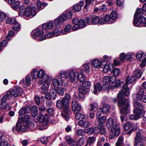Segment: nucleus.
Returning <instances> with one entry per match:
<instances>
[{
	"label": "nucleus",
	"mask_w": 146,
	"mask_h": 146,
	"mask_svg": "<svg viewBox=\"0 0 146 146\" xmlns=\"http://www.w3.org/2000/svg\"><path fill=\"white\" fill-rule=\"evenodd\" d=\"M110 72L113 73L114 76H115L119 75L121 72L119 69L116 68H113V67L112 70H110Z\"/></svg>",
	"instance_id": "f704fd0d"
},
{
	"label": "nucleus",
	"mask_w": 146,
	"mask_h": 146,
	"mask_svg": "<svg viewBox=\"0 0 146 146\" xmlns=\"http://www.w3.org/2000/svg\"><path fill=\"white\" fill-rule=\"evenodd\" d=\"M12 28L13 30L15 31H19L20 30V26L19 23L16 22L13 24Z\"/></svg>",
	"instance_id": "49530a36"
},
{
	"label": "nucleus",
	"mask_w": 146,
	"mask_h": 146,
	"mask_svg": "<svg viewBox=\"0 0 146 146\" xmlns=\"http://www.w3.org/2000/svg\"><path fill=\"white\" fill-rule=\"evenodd\" d=\"M68 74V76L71 82H73L77 79V76L78 74V72L74 71H69Z\"/></svg>",
	"instance_id": "dca6fc26"
},
{
	"label": "nucleus",
	"mask_w": 146,
	"mask_h": 146,
	"mask_svg": "<svg viewBox=\"0 0 146 146\" xmlns=\"http://www.w3.org/2000/svg\"><path fill=\"white\" fill-rule=\"evenodd\" d=\"M113 120L111 118H109L106 122V126L108 128L112 127L113 125Z\"/></svg>",
	"instance_id": "a18cd8bd"
},
{
	"label": "nucleus",
	"mask_w": 146,
	"mask_h": 146,
	"mask_svg": "<svg viewBox=\"0 0 146 146\" xmlns=\"http://www.w3.org/2000/svg\"><path fill=\"white\" fill-rule=\"evenodd\" d=\"M123 84V85L122 87V90L120 92L117 96L118 100V104L121 106H123L125 107L122 108L121 109V113L123 114H126L127 113L128 100L125 98V96H127V93L128 92V80L127 79L126 80L125 84L124 82H120L119 79H118L116 81L115 83V86L119 87L121 86V84Z\"/></svg>",
	"instance_id": "f257e3e1"
},
{
	"label": "nucleus",
	"mask_w": 146,
	"mask_h": 146,
	"mask_svg": "<svg viewBox=\"0 0 146 146\" xmlns=\"http://www.w3.org/2000/svg\"><path fill=\"white\" fill-rule=\"evenodd\" d=\"M20 5L19 1H15L11 6V7L14 10H16L19 7Z\"/></svg>",
	"instance_id": "5fc2aeb1"
},
{
	"label": "nucleus",
	"mask_w": 146,
	"mask_h": 146,
	"mask_svg": "<svg viewBox=\"0 0 146 146\" xmlns=\"http://www.w3.org/2000/svg\"><path fill=\"white\" fill-rule=\"evenodd\" d=\"M103 84L102 87L99 83H97L96 85H94V88L93 90V92L96 94L97 92V89L99 92L101 91H105L108 89L110 86V76H105L103 79Z\"/></svg>",
	"instance_id": "7ed1b4c3"
},
{
	"label": "nucleus",
	"mask_w": 146,
	"mask_h": 146,
	"mask_svg": "<svg viewBox=\"0 0 146 146\" xmlns=\"http://www.w3.org/2000/svg\"><path fill=\"white\" fill-rule=\"evenodd\" d=\"M31 111V107L29 106L23 107L19 110V115L20 116H22L25 113H28L30 112Z\"/></svg>",
	"instance_id": "aec40b11"
},
{
	"label": "nucleus",
	"mask_w": 146,
	"mask_h": 146,
	"mask_svg": "<svg viewBox=\"0 0 146 146\" xmlns=\"http://www.w3.org/2000/svg\"><path fill=\"white\" fill-rule=\"evenodd\" d=\"M104 64L102 63V66L101 67L103 68V71L104 72H107L109 70L110 71V70H112V68L113 67V66L112 64H109L107 65L106 64V62Z\"/></svg>",
	"instance_id": "5701e85b"
},
{
	"label": "nucleus",
	"mask_w": 146,
	"mask_h": 146,
	"mask_svg": "<svg viewBox=\"0 0 146 146\" xmlns=\"http://www.w3.org/2000/svg\"><path fill=\"white\" fill-rule=\"evenodd\" d=\"M48 80H50L49 79L46 81H39L38 82V84L39 85L43 84L41 88L43 90H44L43 93L46 92L48 90L50 84Z\"/></svg>",
	"instance_id": "9b49d317"
},
{
	"label": "nucleus",
	"mask_w": 146,
	"mask_h": 146,
	"mask_svg": "<svg viewBox=\"0 0 146 146\" xmlns=\"http://www.w3.org/2000/svg\"><path fill=\"white\" fill-rule=\"evenodd\" d=\"M89 123L87 121H80L78 123V125L82 127L87 128L89 125Z\"/></svg>",
	"instance_id": "7c9ffc66"
},
{
	"label": "nucleus",
	"mask_w": 146,
	"mask_h": 146,
	"mask_svg": "<svg viewBox=\"0 0 146 146\" xmlns=\"http://www.w3.org/2000/svg\"><path fill=\"white\" fill-rule=\"evenodd\" d=\"M7 44V42L6 40H3L0 42V51L2 49V47H5Z\"/></svg>",
	"instance_id": "e2e57ef3"
},
{
	"label": "nucleus",
	"mask_w": 146,
	"mask_h": 146,
	"mask_svg": "<svg viewBox=\"0 0 146 146\" xmlns=\"http://www.w3.org/2000/svg\"><path fill=\"white\" fill-rule=\"evenodd\" d=\"M57 92L60 95L62 96L64 94V91L63 89L61 87H59L57 90Z\"/></svg>",
	"instance_id": "338daca9"
},
{
	"label": "nucleus",
	"mask_w": 146,
	"mask_h": 146,
	"mask_svg": "<svg viewBox=\"0 0 146 146\" xmlns=\"http://www.w3.org/2000/svg\"><path fill=\"white\" fill-rule=\"evenodd\" d=\"M11 98L10 96L7 94L3 96L1 100V109H7L9 107V105L7 104H5L7 99H10Z\"/></svg>",
	"instance_id": "1a4fd4ad"
},
{
	"label": "nucleus",
	"mask_w": 146,
	"mask_h": 146,
	"mask_svg": "<svg viewBox=\"0 0 146 146\" xmlns=\"http://www.w3.org/2000/svg\"><path fill=\"white\" fill-rule=\"evenodd\" d=\"M96 140V137L93 136L89 137L87 140L88 144H89V145H91L95 143Z\"/></svg>",
	"instance_id": "a19ab883"
},
{
	"label": "nucleus",
	"mask_w": 146,
	"mask_h": 146,
	"mask_svg": "<svg viewBox=\"0 0 146 146\" xmlns=\"http://www.w3.org/2000/svg\"><path fill=\"white\" fill-rule=\"evenodd\" d=\"M43 32L42 31L38 28L36 29L33 30L32 31V33H33L35 36L32 35V36L33 38L35 39V36L39 37V40L42 41L44 40L46 38L45 35H43Z\"/></svg>",
	"instance_id": "39448f33"
},
{
	"label": "nucleus",
	"mask_w": 146,
	"mask_h": 146,
	"mask_svg": "<svg viewBox=\"0 0 146 146\" xmlns=\"http://www.w3.org/2000/svg\"><path fill=\"white\" fill-rule=\"evenodd\" d=\"M66 21V18L64 17H63L62 15L59 16L54 21V24L57 28L60 27V23L64 21Z\"/></svg>",
	"instance_id": "a211bd4d"
},
{
	"label": "nucleus",
	"mask_w": 146,
	"mask_h": 146,
	"mask_svg": "<svg viewBox=\"0 0 146 146\" xmlns=\"http://www.w3.org/2000/svg\"><path fill=\"white\" fill-rule=\"evenodd\" d=\"M140 20L141 22V24L142 25V27L146 26V18L143 17H140Z\"/></svg>",
	"instance_id": "052dcab7"
},
{
	"label": "nucleus",
	"mask_w": 146,
	"mask_h": 146,
	"mask_svg": "<svg viewBox=\"0 0 146 146\" xmlns=\"http://www.w3.org/2000/svg\"><path fill=\"white\" fill-rule=\"evenodd\" d=\"M140 20V17H135L134 21V25L137 27H142V25Z\"/></svg>",
	"instance_id": "79ce46f5"
},
{
	"label": "nucleus",
	"mask_w": 146,
	"mask_h": 146,
	"mask_svg": "<svg viewBox=\"0 0 146 146\" xmlns=\"http://www.w3.org/2000/svg\"><path fill=\"white\" fill-rule=\"evenodd\" d=\"M92 23L96 25L98 23L99 21V17L95 15H92Z\"/></svg>",
	"instance_id": "37998d69"
},
{
	"label": "nucleus",
	"mask_w": 146,
	"mask_h": 146,
	"mask_svg": "<svg viewBox=\"0 0 146 146\" xmlns=\"http://www.w3.org/2000/svg\"><path fill=\"white\" fill-rule=\"evenodd\" d=\"M123 137L122 136L119 137L115 144L116 145H122L123 144Z\"/></svg>",
	"instance_id": "69168bd1"
},
{
	"label": "nucleus",
	"mask_w": 146,
	"mask_h": 146,
	"mask_svg": "<svg viewBox=\"0 0 146 146\" xmlns=\"http://www.w3.org/2000/svg\"><path fill=\"white\" fill-rule=\"evenodd\" d=\"M110 17L111 20H114L117 17V13L115 11H113L110 15Z\"/></svg>",
	"instance_id": "3c124183"
},
{
	"label": "nucleus",
	"mask_w": 146,
	"mask_h": 146,
	"mask_svg": "<svg viewBox=\"0 0 146 146\" xmlns=\"http://www.w3.org/2000/svg\"><path fill=\"white\" fill-rule=\"evenodd\" d=\"M144 90L141 88L136 95L135 100H140L144 102H146V95L143 94Z\"/></svg>",
	"instance_id": "0eeeda50"
},
{
	"label": "nucleus",
	"mask_w": 146,
	"mask_h": 146,
	"mask_svg": "<svg viewBox=\"0 0 146 146\" xmlns=\"http://www.w3.org/2000/svg\"><path fill=\"white\" fill-rule=\"evenodd\" d=\"M53 27V24L52 22L50 21L47 22L46 24L42 25V28L43 30H47V29H52Z\"/></svg>",
	"instance_id": "393cba45"
},
{
	"label": "nucleus",
	"mask_w": 146,
	"mask_h": 146,
	"mask_svg": "<svg viewBox=\"0 0 146 146\" xmlns=\"http://www.w3.org/2000/svg\"><path fill=\"white\" fill-rule=\"evenodd\" d=\"M106 119V117L105 116H103L102 117H100L96 118V121H97L99 123L98 124V129H101L102 127H103V123H104ZM96 121L95 124L97 125L96 123Z\"/></svg>",
	"instance_id": "2eb2a0df"
},
{
	"label": "nucleus",
	"mask_w": 146,
	"mask_h": 146,
	"mask_svg": "<svg viewBox=\"0 0 146 146\" xmlns=\"http://www.w3.org/2000/svg\"><path fill=\"white\" fill-rule=\"evenodd\" d=\"M111 131L112 133H115L116 136H118L120 132V129L119 126L116 124H114L111 127Z\"/></svg>",
	"instance_id": "412c9836"
},
{
	"label": "nucleus",
	"mask_w": 146,
	"mask_h": 146,
	"mask_svg": "<svg viewBox=\"0 0 146 146\" xmlns=\"http://www.w3.org/2000/svg\"><path fill=\"white\" fill-rule=\"evenodd\" d=\"M77 79L81 82H83L85 80L86 77L84 74L81 73H78V74L77 76Z\"/></svg>",
	"instance_id": "58836bf2"
},
{
	"label": "nucleus",
	"mask_w": 146,
	"mask_h": 146,
	"mask_svg": "<svg viewBox=\"0 0 146 146\" xmlns=\"http://www.w3.org/2000/svg\"><path fill=\"white\" fill-rule=\"evenodd\" d=\"M71 25L70 24H68L65 26L64 29L61 31V33L63 35L67 34L71 32Z\"/></svg>",
	"instance_id": "a878e982"
},
{
	"label": "nucleus",
	"mask_w": 146,
	"mask_h": 146,
	"mask_svg": "<svg viewBox=\"0 0 146 146\" xmlns=\"http://www.w3.org/2000/svg\"><path fill=\"white\" fill-rule=\"evenodd\" d=\"M82 85L86 88L87 89V90L89 89L91 86V82L89 81H86L83 83Z\"/></svg>",
	"instance_id": "864d4df0"
},
{
	"label": "nucleus",
	"mask_w": 146,
	"mask_h": 146,
	"mask_svg": "<svg viewBox=\"0 0 146 146\" xmlns=\"http://www.w3.org/2000/svg\"><path fill=\"white\" fill-rule=\"evenodd\" d=\"M44 97L42 96L41 98L38 96H36L35 97V100L36 103L37 105H38L41 101V99H43L44 98Z\"/></svg>",
	"instance_id": "bf43d9fd"
},
{
	"label": "nucleus",
	"mask_w": 146,
	"mask_h": 146,
	"mask_svg": "<svg viewBox=\"0 0 146 146\" xmlns=\"http://www.w3.org/2000/svg\"><path fill=\"white\" fill-rule=\"evenodd\" d=\"M40 141L44 144H46L48 142L47 138L45 137H42L40 139Z\"/></svg>",
	"instance_id": "774afa93"
},
{
	"label": "nucleus",
	"mask_w": 146,
	"mask_h": 146,
	"mask_svg": "<svg viewBox=\"0 0 146 146\" xmlns=\"http://www.w3.org/2000/svg\"><path fill=\"white\" fill-rule=\"evenodd\" d=\"M7 15L4 12L0 11V22L3 21Z\"/></svg>",
	"instance_id": "13d9d810"
},
{
	"label": "nucleus",
	"mask_w": 146,
	"mask_h": 146,
	"mask_svg": "<svg viewBox=\"0 0 146 146\" xmlns=\"http://www.w3.org/2000/svg\"><path fill=\"white\" fill-rule=\"evenodd\" d=\"M39 110V114L42 116H43L44 115L43 113L46 110V108L45 106L43 105H40L38 108Z\"/></svg>",
	"instance_id": "8fccbe9b"
},
{
	"label": "nucleus",
	"mask_w": 146,
	"mask_h": 146,
	"mask_svg": "<svg viewBox=\"0 0 146 146\" xmlns=\"http://www.w3.org/2000/svg\"><path fill=\"white\" fill-rule=\"evenodd\" d=\"M136 58L142 62V64L140 66H143L146 63V56L144 54L143 52L141 51L138 52L136 55Z\"/></svg>",
	"instance_id": "6e6552de"
},
{
	"label": "nucleus",
	"mask_w": 146,
	"mask_h": 146,
	"mask_svg": "<svg viewBox=\"0 0 146 146\" xmlns=\"http://www.w3.org/2000/svg\"><path fill=\"white\" fill-rule=\"evenodd\" d=\"M31 110V116L34 117H35L38 114V111L37 107L35 106H33Z\"/></svg>",
	"instance_id": "bb28decb"
},
{
	"label": "nucleus",
	"mask_w": 146,
	"mask_h": 146,
	"mask_svg": "<svg viewBox=\"0 0 146 146\" xmlns=\"http://www.w3.org/2000/svg\"><path fill=\"white\" fill-rule=\"evenodd\" d=\"M7 94L10 96L11 98L12 96L14 97H17L19 96V94L18 93L15 88L13 89L10 91L7 92Z\"/></svg>",
	"instance_id": "c85d7f7f"
},
{
	"label": "nucleus",
	"mask_w": 146,
	"mask_h": 146,
	"mask_svg": "<svg viewBox=\"0 0 146 146\" xmlns=\"http://www.w3.org/2000/svg\"><path fill=\"white\" fill-rule=\"evenodd\" d=\"M62 99L69 105V101L71 99V96L69 94H66L65 95L64 97Z\"/></svg>",
	"instance_id": "de8ad7c7"
},
{
	"label": "nucleus",
	"mask_w": 146,
	"mask_h": 146,
	"mask_svg": "<svg viewBox=\"0 0 146 146\" xmlns=\"http://www.w3.org/2000/svg\"><path fill=\"white\" fill-rule=\"evenodd\" d=\"M61 15L62 16L66 18V20L67 18L71 19L72 16V13L69 10H67L64 12Z\"/></svg>",
	"instance_id": "c756f323"
},
{
	"label": "nucleus",
	"mask_w": 146,
	"mask_h": 146,
	"mask_svg": "<svg viewBox=\"0 0 146 146\" xmlns=\"http://www.w3.org/2000/svg\"><path fill=\"white\" fill-rule=\"evenodd\" d=\"M78 24L80 26H82V29L85 27L86 22L84 20L82 19L79 21Z\"/></svg>",
	"instance_id": "680f3d73"
},
{
	"label": "nucleus",
	"mask_w": 146,
	"mask_h": 146,
	"mask_svg": "<svg viewBox=\"0 0 146 146\" xmlns=\"http://www.w3.org/2000/svg\"><path fill=\"white\" fill-rule=\"evenodd\" d=\"M90 63L84 64L83 65L84 70L86 72H88L90 71Z\"/></svg>",
	"instance_id": "4d7b16f0"
},
{
	"label": "nucleus",
	"mask_w": 146,
	"mask_h": 146,
	"mask_svg": "<svg viewBox=\"0 0 146 146\" xmlns=\"http://www.w3.org/2000/svg\"><path fill=\"white\" fill-rule=\"evenodd\" d=\"M72 110L73 111L78 112L81 110V106L78 104V101L76 100L72 101Z\"/></svg>",
	"instance_id": "f8f14e48"
},
{
	"label": "nucleus",
	"mask_w": 146,
	"mask_h": 146,
	"mask_svg": "<svg viewBox=\"0 0 146 146\" xmlns=\"http://www.w3.org/2000/svg\"><path fill=\"white\" fill-rule=\"evenodd\" d=\"M105 60H103L101 62L100 61L96 59L94 60L92 62V64L93 66L95 68H98L101 67L102 64L105 62Z\"/></svg>",
	"instance_id": "b1692460"
},
{
	"label": "nucleus",
	"mask_w": 146,
	"mask_h": 146,
	"mask_svg": "<svg viewBox=\"0 0 146 146\" xmlns=\"http://www.w3.org/2000/svg\"><path fill=\"white\" fill-rule=\"evenodd\" d=\"M38 77L41 78L42 81H46L49 79L50 80H51L47 74H44V71L43 70H40L39 71L38 70Z\"/></svg>",
	"instance_id": "ddd939ff"
},
{
	"label": "nucleus",
	"mask_w": 146,
	"mask_h": 146,
	"mask_svg": "<svg viewBox=\"0 0 146 146\" xmlns=\"http://www.w3.org/2000/svg\"><path fill=\"white\" fill-rule=\"evenodd\" d=\"M68 71H61L59 73L60 76L61 78H67L68 77Z\"/></svg>",
	"instance_id": "09e8293b"
},
{
	"label": "nucleus",
	"mask_w": 146,
	"mask_h": 146,
	"mask_svg": "<svg viewBox=\"0 0 146 146\" xmlns=\"http://www.w3.org/2000/svg\"><path fill=\"white\" fill-rule=\"evenodd\" d=\"M134 73L136 77L139 78H140L141 76L142 72L141 71L140 69H138L135 71Z\"/></svg>",
	"instance_id": "6e6d98bb"
},
{
	"label": "nucleus",
	"mask_w": 146,
	"mask_h": 146,
	"mask_svg": "<svg viewBox=\"0 0 146 146\" xmlns=\"http://www.w3.org/2000/svg\"><path fill=\"white\" fill-rule=\"evenodd\" d=\"M63 108L64 112L61 113V115L66 121H68L69 119V116L68 113L69 110V105L65 106Z\"/></svg>",
	"instance_id": "4468645a"
},
{
	"label": "nucleus",
	"mask_w": 146,
	"mask_h": 146,
	"mask_svg": "<svg viewBox=\"0 0 146 146\" xmlns=\"http://www.w3.org/2000/svg\"><path fill=\"white\" fill-rule=\"evenodd\" d=\"M66 140L67 143L69 145L71 146L73 144L75 143L76 142L72 139L70 138V137L67 136L66 137Z\"/></svg>",
	"instance_id": "c03bdc74"
},
{
	"label": "nucleus",
	"mask_w": 146,
	"mask_h": 146,
	"mask_svg": "<svg viewBox=\"0 0 146 146\" xmlns=\"http://www.w3.org/2000/svg\"><path fill=\"white\" fill-rule=\"evenodd\" d=\"M110 108L109 105L105 104L104 105L102 109V111L104 113H106L108 112Z\"/></svg>",
	"instance_id": "e433bc0d"
},
{
	"label": "nucleus",
	"mask_w": 146,
	"mask_h": 146,
	"mask_svg": "<svg viewBox=\"0 0 146 146\" xmlns=\"http://www.w3.org/2000/svg\"><path fill=\"white\" fill-rule=\"evenodd\" d=\"M67 105H68L62 99V100H58L56 103V106L57 107L60 109L63 108L64 106H66Z\"/></svg>",
	"instance_id": "4be33fe9"
},
{
	"label": "nucleus",
	"mask_w": 146,
	"mask_h": 146,
	"mask_svg": "<svg viewBox=\"0 0 146 146\" xmlns=\"http://www.w3.org/2000/svg\"><path fill=\"white\" fill-rule=\"evenodd\" d=\"M133 106L135 108L133 111H135V112L142 115L145 114V111L143 109V106L141 103L138 102H134Z\"/></svg>",
	"instance_id": "423d86ee"
},
{
	"label": "nucleus",
	"mask_w": 146,
	"mask_h": 146,
	"mask_svg": "<svg viewBox=\"0 0 146 146\" xmlns=\"http://www.w3.org/2000/svg\"><path fill=\"white\" fill-rule=\"evenodd\" d=\"M63 81L62 79L60 78H58L57 79L54 78L52 80V86L53 88H56V86H62L63 84Z\"/></svg>",
	"instance_id": "f3484780"
},
{
	"label": "nucleus",
	"mask_w": 146,
	"mask_h": 146,
	"mask_svg": "<svg viewBox=\"0 0 146 146\" xmlns=\"http://www.w3.org/2000/svg\"><path fill=\"white\" fill-rule=\"evenodd\" d=\"M88 90L83 86L80 87L78 88L79 93L82 94H86L88 92Z\"/></svg>",
	"instance_id": "4c0bfd02"
},
{
	"label": "nucleus",
	"mask_w": 146,
	"mask_h": 146,
	"mask_svg": "<svg viewBox=\"0 0 146 146\" xmlns=\"http://www.w3.org/2000/svg\"><path fill=\"white\" fill-rule=\"evenodd\" d=\"M91 109L90 110L91 111L96 110L98 108V104L97 103H94L91 105Z\"/></svg>",
	"instance_id": "0e129e2a"
},
{
	"label": "nucleus",
	"mask_w": 146,
	"mask_h": 146,
	"mask_svg": "<svg viewBox=\"0 0 146 146\" xmlns=\"http://www.w3.org/2000/svg\"><path fill=\"white\" fill-rule=\"evenodd\" d=\"M30 78L29 76H27L25 78V80H22L20 82V84L22 85L24 87L27 88V86L31 84Z\"/></svg>",
	"instance_id": "6ab92c4d"
},
{
	"label": "nucleus",
	"mask_w": 146,
	"mask_h": 146,
	"mask_svg": "<svg viewBox=\"0 0 146 146\" xmlns=\"http://www.w3.org/2000/svg\"><path fill=\"white\" fill-rule=\"evenodd\" d=\"M23 118H22L19 119V122L16 123L15 129L17 131H21L24 132L26 131L29 127V126L27 125V123L24 122Z\"/></svg>",
	"instance_id": "20e7f679"
},
{
	"label": "nucleus",
	"mask_w": 146,
	"mask_h": 146,
	"mask_svg": "<svg viewBox=\"0 0 146 146\" xmlns=\"http://www.w3.org/2000/svg\"><path fill=\"white\" fill-rule=\"evenodd\" d=\"M142 11V10L140 9H137L135 14V17H142V16L143 15Z\"/></svg>",
	"instance_id": "ea45409f"
},
{
	"label": "nucleus",
	"mask_w": 146,
	"mask_h": 146,
	"mask_svg": "<svg viewBox=\"0 0 146 146\" xmlns=\"http://www.w3.org/2000/svg\"><path fill=\"white\" fill-rule=\"evenodd\" d=\"M143 144L140 133H137L135 138V146H143Z\"/></svg>",
	"instance_id": "9d476101"
},
{
	"label": "nucleus",
	"mask_w": 146,
	"mask_h": 146,
	"mask_svg": "<svg viewBox=\"0 0 146 146\" xmlns=\"http://www.w3.org/2000/svg\"><path fill=\"white\" fill-rule=\"evenodd\" d=\"M75 118L77 120L82 121L83 119L84 118V116L81 113H78L76 114Z\"/></svg>",
	"instance_id": "603ef678"
},
{
	"label": "nucleus",
	"mask_w": 146,
	"mask_h": 146,
	"mask_svg": "<svg viewBox=\"0 0 146 146\" xmlns=\"http://www.w3.org/2000/svg\"><path fill=\"white\" fill-rule=\"evenodd\" d=\"M134 115H131L129 116V118L131 120H137L139 119L141 115L135 112V111H133Z\"/></svg>",
	"instance_id": "2f4dec72"
},
{
	"label": "nucleus",
	"mask_w": 146,
	"mask_h": 146,
	"mask_svg": "<svg viewBox=\"0 0 146 146\" xmlns=\"http://www.w3.org/2000/svg\"><path fill=\"white\" fill-rule=\"evenodd\" d=\"M38 70L36 69H33L31 73V78L33 79H36L38 78Z\"/></svg>",
	"instance_id": "473e14b6"
},
{
	"label": "nucleus",
	"mask_w": 146,
	"mask_h": 146,
	"mask_svg": "<svg viewBox=\"0 0 146 146\" xmlns=\"http://www.w3.org/2000/svg\"><path fill=\"white\" fill-rule=\"evenodd\" d=\"M49 116L47 114H45L42 121V124L44 126L46 125L48 123Z\"/></svg>",
	"instance_id": "c9c22d12"
},
{
	"label": "nucleus",
	"mask_w": 146,
	"mask_h": 146,
	"mask_svg": "<svg viewBox=\"0 0 146 146\" xmlns=\"http://www.w3.org/2000/svg\"><path fill=\"white\" fill-rule=\"evenodd\" d=\"M57 91L55 88H53L52 86H51V88L50 90V93L52 99L54 100L56 99V96Z\"/></svg>",
	"instance_id": "cd10ccee"
},
{
	"label": "nucleus",
	"mask_w": 146,
	"mask_h": 146,
	"mask_svg": "<svg viewBox=\"0 0 146 146\" xmlns=\"http://www.w3.org/2000/svg\"><path fill=\"white\" fill-rule=\"evenodd\" d=\"M19 14L21 16L32 17L35 15L36 11L35 7H31L28 5L26 8L24 5H21L19 8Z\"/></svg>",
	"instance_id": "f03ea898"
},
{
	"label": "nucleus",
	"mask_w": 146,
	"mask_h": 146,
	"mask_svg": "<svg viewBox=\"0 0 146 146\" xmlns=\"http://www.w3.org/2000/svg\"><path fill=\"white\" fill-rule=\"evenodd\" d=\"M16 22V19L14 18H10L7 17L6 19V23L11 25L13 24Z\"/></svg>",
	"instance_id": "72a5a7b5"
}]
</instances>
